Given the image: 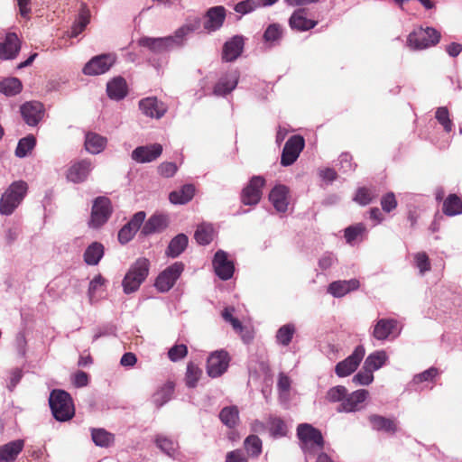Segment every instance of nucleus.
Masks as SVG:
<instances>
[{
    "mask_svg": "<svg viewBox=\"0 0 462 462\" xmlns=\"http://www.w3.org/2000/svg\"><path fill=\"white\" fill-rule=\"evenodd\" d=\"M28 190V185L23 180L14 181L0 199V214L9 216L21 204Z\"/></svg>",
    "mask_w": 462,
    "mask_h": 462,
    "instance_id": "f257e3e1",
    "label": "nucleus"
},
{
    "mask_svg": "<svg viewBox=\"0 0 462 462\" xmlns=\"http://www.w3.org/2000/svg\"><path fill=\"white\" fill-rule=\"evenodd\" d=\"M49 403L53 417L57 420L67 421L74 416L72 398L64 390H53L50 394Z\"/></svg>",
    "mask_w": 462,
    "mask_h": 462,
    "instance_id": "f03ea898",
    "label": "nucleus"
},
{
    "mask_svg": "<svg viewBox=\"0 0 462 462\" xmlns=\"http://www.w3.org/2000/svg\"><path fill=\"white\" fill-rule=\"evenodd\" d=\"M297 437L304 453L314 454L324 448L325 441L321 431L310 424H300L297 428Z\"/></svg>",
    "mask_w": 462,
    "mask_h": 462,
    "instance_id": "7ed1b4c3",
    "label": "nucleus"
},
{
    "mask_svg": "<svg viewBox=\"0 0 462 462\" xmlns=\"http://www.w3.org/2000/svg\"><path fill=\"white\" fill-rule=\"evenodd\" d=\"M149 266L150 262L144 257L138 258L134 262L123 280L125 293L134 292L140 287L148 275Z\"/></svg>",
    "mask_w": 462,
    "mask_h": 462,
    "instance_id": "20e7f679",
    "label": "nucleus"
},
{
    "mask_svg": "<svg viewBox=\"0 0 462 462\" xmlns=\"http://www.w3.org/2000/svg\"><path fill=\"white\" fill-rule=\"evenodd\" d=\"M440 40V32L432 27H420L412 31L407 39L408 46L413 50H423L435 46Z\"/></svg>",
    "mask_w": 462,
    "mask_h": 462,
    "instance_id": "39448f33",
    "label": "nucleus"
},
{
    "mask_svg": "<svg viewBox=\"0 0 462 462\" xmlns=\"http://www.w3.org/2000/svg\"><path fill=\"white\" fill-rule=\"evenodd\" d=\"M113 213L111 199L105 196L97 197L93 200L88 226L97 229L104 226Z\"/></svg>",
    "mask_w": 462,
    "mask_h": 462,
    "instance_id": "423d86ee",
    "label": "nucleus"
},
{
    "mask_svg": "<svg viewBox=\"0 0 462 462\" xmlns=\"http://www.w3.org/2000/svg\"><path fill=\"white\" fill-rule=\"evenodd\" d=\"M231 357L224 349L212 352L207 360V374L211 378H217L225 374L229 366Z\"/></svg>",
    "mask_w": 462,
    "mask_h": 462,
    "instance_id": "0eeeda50",
    "label": "nucleus"
},
{
    "mask_svg": "<svg viewBox=\"0 0 462 462\" xmlns=\"http://www.w3.org/2000/svg\"><path fill=\"white\" fill-rule=\"evenodd\" d=\"M114 53H104L93 57L83 68V73L88 76H97L107 72L116 63Z\"/></svg>",
    "mask_w": 462,
    "mask_h": 462,
    "instance_id": "6e6552de",
    "label": "nucleus"
},
{
    "mask_svg": "<svg viewBox=\"0 0 462 462\" xmlns=\"http://www.w3.org/2000/svg\"><path fill=\"white\" fill-rule=\"evenodd\" d=\"M184 270V264L180 262H176L167 267L162 272L156 281L155 287L161 292L169 291L175 284L180 274Z\"/></svg>",
    "mask_w": 462,
    "mask_h": 462,
    "instance_id": "1a4fd4ad",
    "label": "nucleus"
},
{
    "mask_svg": "<svg viewBox=\"0 0 462 462\" xmlns=\"http://www.w3.org/2000/svg\"><path fill=\"white\" fill-rule=\"evenodd\" d=\"M305 147V140L301 135H292L285 143L281 156V164L290 166L299 158L300 152Z\"/></svg>",
    "mask_w": 462,
    "mask_h": 462,
    "instance_id": "9d476101",
    "label": "nucleus"
},
{
    "mask_svg": "<svg viewBox=\"0 0 462 462\" xmlns=\"http://www.w3.org/2000/svg\"><path fill=\"white\" fill-rule=\"evenodd\" d=\"M365 354L364 346H357L353 353L343 361L337 364L335 367V373L338 377H346L354 373L361 361L363 360Z\"/></svg>",
    "mask_w": 462,
    "mask_h": 462,
    "instance_id": "9b49d317",
    "label": "nucleus"
},
{
    "mask_svg": "<svg viewBox=\"0 0 462 462\" xmlns=\"http://www.w3.org/2000/svg\"><path fill=\"white\" fill-rule=\"evenodd\" d=\"M139 45L149 49L152 52L162 53L180 46L181 43L175 33L174 36L162 38L142 37L139 40Z\"/></svg>",
    "mask_w": 462,
    "mask_h": 462,
    "instance_id": "f8f14e48",
    "label": "nucleus"
},
{
    "mask_svg": "<svg viewBox=\"0 0 462 462\" xmlns=\"http://www.w3.org/2000/svg\"><path fill=\"white\" fill-rule=\"evenodd\" d=\"M265 180L262 176H254L241 192V201L244 205H256L262 197V189Z\"/></svg>",
    "mask_w": 462,
    "mask_h": 462,
    "instance_id": "ddd939ff",
    "label": "nucleus"
},
{
    "mask_svg": "<svg viewBox=\"0 0 462 462\" xmlns=\"http://www.w3.org/2000/svg\"><path fill=\"white\" fill-rule=\"evenodd\" d=\"M92 169L93 164L89 159L72 162L66 172L67 180L76 184L82 183L88 180Z\"/></svg>",
    "mask_w": 462,
    "mask_h": 462,
    "instance_id": "4468645a",
    "label": "nucleus"
},
{
    "mask_svg": "<svg viewBox=\"0 0 462 462\" xmlns=\"http://www.w3.org/2000/svg\"><path fill=\"white\" fill-rule=\"evenodd\" d=\"M369 396V392L365 389H359L351 393H346L343 402L337 407L339 412H355L363 408V403Z\"/></svg>",
    "mask_w": 462,
    "mask_h": 462,
    "instance_id": "2eb2a0df",
    "label": "nucleus"
},
{
    "mask_svg": "<svg viewBox=\"0 0 462 462\" xmlns=\"http://www.w3.org/2000/svg\"><path fill=\"white\" fill-rule=\"evenodd\" d=\"M24 122L30 126H36L44 116V106L39 101H28L20 107Z\"/></svg>",
    "mask_w": 462,
    "mask_h": 462,
    "instance_id": "dca6fc26",
    "label": "nucleus"
},
{
    "mask_svg": "<svg viewBox=\"0 0 462 462\" xmlns=\"http://www.w3.org/2000/svg\"><path fill=\"white\" fill-rule=\"evenodd\" d=\"M308 9L300 7L296 9L289 18V26L292 31L307 32L318 24V20L308 18Z\"/></svg>",
    "mask_w": 462,
    "mask_h": 462,
    "instance_id": "f3484780",
    "label": "nucleus"
},
{
    "mask_svg": "<svg viewBox=\"0 0 462 462\" xmlns=\"http://www.w3.org/2000/svg\"><path fill=\"white\" fill-rule=\"evenodd\" d=\"M213 266L216 274L223 281L232 278L235 266L232 261L228 260L227 254L218 250L213 259Z\"/></svg>",
    "mask_w": 462,
    "mask_h": 462,
    "instance_id": "a211bd4d",
    "label": "nucleus"
},
{
    "mask_svg": "<svg viewBox=\"0 0 462 462\" xmlns=\"http://www.w3.org/2000/svg\"><path fill=\"white\" fill-rule=\"evenodd\" d=\"M162 146L160 143L138 146L132 152V159L139 163H146L155 161L162 153Z\"/></svg>",
    "mask_w": 462,
    "mask_h": 462,
    "instance_id": "6ab92c4d",
    "label": "nucleus"
},
{
    "mask_svg": "<svg viewBox=\"0 0 462 462\" xmlns=\"http://www.w3.org/2000/svg\"><path fill=\"white\" fill-rule=\"evenodd\" d=\"M245 38L242 35H235L224 43L222 49V60L233 62L239 58L244 51Z\"/></svg>",
    "mask_w": 462,
    "mask_h": 462,
    "instance_id": "aec40b11",
    "label": "nucleus"
},
{
    "mask_svg": "<svg viewBox=\"0 0 462 462\" xmlns=\"http://www.w3.org/2000/svg\"><path fill=\"white\" fill-rule=\"evenodd\" d=\"M139 108L146 116L157 119L162 117L167 111V106L154 97L141 99Z\"/></svg>",
    "mask_w": 462,
    "mask_h": 462,
    "instance_id": "412c9836",
    "label": "nucleus"
},
{
    "mask_svg": "<svg viewBox=\"0 0 462 462\" xmlns=\"http://www.w3.org/2000/svg\"><path fill=\"white\" fill-rule=\"evenodd\" d=\"M398 322L393 319H381L374 327L373 337L377 340H385L391 336L396 337Z\"/></svg>",
    "mask_w": 462,
    "mask_h": 462,
    "instance_id": "4be33fe9",
    "label": "nucleus"
},
{
    "mask_svg": "<svg viewBox=\"0 0 462 462\" xmlns=\"http://www.w3.org/2000/svg\"><path fill=\"white\" fill-rule=\"evenodd\" d=\"M205 18L204 28L208 32L217 31L225 22L226 9L221 5L211 7L207 11Z\"/></svg>",
    "mask_w": 462,
    "mask_h": 462,
    "instance_id": "5701e85b",
    "label": "nucleus"
},
{
    "mask_svg": "<svg viewBox=\"0 0 462 462\" xmlns=\"http://www.w3.org/2000/svg\"><path fill=\"white\" fill-rule=\"evenodd\" d=\"M239 75L237 71H232L221 77L213 88L216 96H226L232 92L238 83Z\"/></svg>",
    "mask_w": 462,
    "mask_h": 462,
    "instance_id": "b1692460",
    "label": "nucleus"
},
{
    "mask_svg": "<svg viewBox=\"0 0 462 462\" xmlns=\"http://www.w3.org/2000/svg\"><path fill=\"white\" fill-rule=\"evenodd\" d=\"M20 51V42L14 32L7 33L5 40L0 42V59L11 60L16 57Z\"/></svg>",
    "mask_w": 462,
    "mask_h": 462,
    "instance_id": "393cba45",
    "label": "nucleus"
},
{
    "mask_svg": "<svg viewBox=\"0 0 462 462\" xmlns=\"http://www.w3.org/2000/svg\"><path fill=\"white\" fill-rule=\"evenodd\" d=\"M288 194L289 189L284 185H277L271 190L269 199L277 211L285 212L287 210Z\"/></svg>",
    "mask_w": 462,
    "mask_h": 462,
    "instance_id": "a878e982",
    "label": "nucleus"
},
{
    "mask_svg": "<svg viewBox=\"0 0 462 462\" xmlns=\"http://www.w3.org/2000/svg\"><path fill=\"white\" fill-rule=\"evenodd\" d=\"M359 286L360 282L356 279H351L348 281H336L328 285V291L334 297L340 298L350 291L357 290Z\"/></svg>",
    "mask_w": 462,
    "mask_h": 462,
    "instance_id": "bb28decb",
    "label": "nucleus"
},
{
    "mask_svg": "<svg viewBox=\"0 0 462 462\" xmlns=\"http://www.w3.org/2000/svg\"><path fill=\"white\" fill-rule=\"evenodd\" d=\"M107 144L106 137L94 132H88L85 136V149L91 154L102 152Z\"/></svg>",
    "mask_w": 462,
    "mask_h": 462,
    "instance_id": "cd10ccee",
    "label": "nucleus"
},
{
    "mask_svg": "<svg viewBox=\"0 0 462 462\" xmlns=\"http://www.w3.org/2000/svg\"><path fill=\"white\" fill-rule=\"evenodd\" d=\"M372 428L378 431H384L389 434H394L397 430L395 420L385 418L378 414H372L368 417Z\"/></svg>",
    "mask_w": 462,
    "mask_h": 462,
    "instance_id": "c85d7f7f",
    "label": "nucleus"
},
{
    "mask_svg": "<svg viewBox=\"0 0 462 462\" xmlns=\"http://www.w3.org/2000/svg\"><path fill=\"white\" fill-rule=\"evenodd\" d=\"M106 92L111 99L122 100L128 93L126 81L122 77H116L106 85Z\"/></svg>",
    "mask_w": 462,
    "mask_h": 462,
    "instance_id": "c756f323",
    "label": "nucleus"
},
{
    "mask_svg": "<svg viewBox=\"0 0 462 462\" xmlns=\"http://www.w3.org/2000/svg\"><path fill=\"white\" fill-rule=\"evenodd\" d=\"M168 217L164 215H152L141 230L143 236L163 231L168 226Z\"/></svg>",
    "mask_w": 462,
    "mask_h": 462,
    "instance_id": "7c9ffc66",
    "label": "nucleus"
},
{
    "mask_svg": "<svg viewBox=\"0 0 462 462\" xmlns=\"http://www.w3.org/2000/svg\"><path fill=\"white\" fill-rule=\"evenodd\" d=\"M23 448V441L21 439L11 441L0 446V462H13L21 453Z\"/></svg>",
    "mask_w": 462,
    "mask_h": 462,
    "instance_id": "2f4dec72",
    "label": "nucleus"
},
{
    "mask_svg": "<svg viewBox=\"0 0 462 462\" xmlns=\"http://www.w3.org/2000/svg\"><path fill=\"white\" fill-rule=\"evenodd\" d=\"M194 195L195 187L192 184H185L180 189L171 191L169 199L172 204H186L193 199Z\"/></svg>",
    "mask_w": 462,
    "mask_h": 462,
    "instance_id": "473e14b6",
    "label": "nucleus"
},
{
    "mask_svg": "<svg viewBox=\"0 0 462 462\" xmlns=\"http://www.w3.org/2000/svg\"><path fill=\"white\" fill-rule=\"evenodd\" d=\"M442 211L448 217L462 214V199L457 194H449L443 202Z\"/></svg>",
    "mask_w": 462,
    "mask_h": 462,
    "instance_id": "72a5a7b5",
    "label": "nucleus"
},
{
    "mask_svg": "<svg viewBox=\"0 0 462 462\" xmlns=\"http://www.w3.org/2000/svg\"><path fill=\"white\" fill-rule=\"evenodd\" d=\"M104 255V246L101 243L93 242L84 253V261L88 265H97Z\"/></svg>",
    "mask_w": 462,
    "mask_h": 462,
    "instance_id": "f704fd0d",
    "label": "nucleus"
},
{
    "mask_svg": "<svg viewBox=\"0 0 462 462\" xmlns=\"http://www.w3.org/2000/svg\"><path fill=\"white\" fill-rule=\"evenodd\" d=\"M188 236L184 234H179L170 242L166 254L171 257L179 256L188 245Z\"/></svg>",
    "mask_w": 462,
    "mask_h": 462,
    "instance_id": "c9c22d12",
    "label": "nucleus"
},
{
    "mask_svg": "<svg viewBox=\"0 0 462 462\" xmlns=\"http://www.w3.org/2000/svg\"><path fill=\"white\" fill-rule=\"evenodd\" d=\"M23 85L17 78H7L0 81V93L13 97L22 91Z\"/></svg>",
    "mask_w": 462,
    "mask_h": 462,
    "instance_id": "e433bc0d",
    "label": "nucleus"
},
{
    "mask_svg": "<svg viewBox=\"0 0 462 462\" xmlns=\"http://www.w3.org/2000/svg\"><path fill=\"white\" fill-rule=\"evenodd\" d=\"M244 447L249 457H257L262 453L263 442L257 435L251 434L245 438Z\"/></svg>",
    "mask_w": 462,
    "mask_h": 462,
    "instance_id": "4c0bfd02",
    "label": "nucleus"
},
{
    "mask_svg": "<svg viewBox=\"0 0 462 462\" xmlns=\"http://www.w3.org/2000/svg\"><path fill=\"white\" fill-rule=\"evenodd\" d=\"M93 442L102 448H107L115 442L114 434L106 431L104 429H93L91 431Z\"/></svg>",
    "mask_w": 462,
    "mask_h": 462,
    "instance_id": "58836bf2",
    "label": "nucleus"
},
{
    "mask_svg": "<svg viewBox=\"0 0 462 462\" xmlns=\"http://www.w3.org/2000/svg\"><path fill=\"white\" fill-rule=\"evenodd\" d=\"M220 420L228 428H235L239 420V411L236 406H228L221 410Z\"/></svg>",
    "mask_w": 462,
    "mask_h": 462,
    "instance_id": "ea45409f",
    "label": "nucleus"
},
{
    "mask_svg": "<svg viewBox=\"0 0 462 462\" xmlns=\"http://www.w3.org/2000/svg\"><path fill=\"white\" fill-rule=\"evenodd\" d=\"M388 356L383 350L371 353L365 360L364 365L371 371L374 372L380 369L387 361Z\"/></svg>",
    "mask_w": 462,
    "mask_h": 462,
    "instance_id": "a19ab883",
    "label": "nucleus"
},
{
    "mask_svg": "<svg viewBox=\"0 0 462 462\" xmlns=\"http://www.w3.org/2000/svg\"><path fill=\"white\" fill-rule=\"evenodd\" d=\"M174 391V384L168 382L163 384L152 396V401L157 407H162L171 398Z\"/></svg>",
    "mask_w": 462,
    "mask_h": 462,
    "instance_id": "79ce46f5",
    "label": "nucleus"
},
{
    "mask_svg": "<svg viewBox=\"0 0 462 462\" xmlns=\"http://www.w3.org/2000/svg\"><path fill=\"white\" fill-rule=\"evenodd\" d=\"M196 241L202 245L211 243L214 237V228L210 224H201L198 226L194 234Z\"/></svg>",
    "mask_w": 462,
    "mask_h": 462,
    "instance_id": "37998d69",
    "label": "nucleus"
},
{
    "mask_svg": "<svg viewBox=\"0 0 462 462\" xmlns=\"http://www.w3.org/2000/svg\"><path fill=\"white\" fill-rule=\"evenodd\" d=\"M378 193L375 188L361 187L357 189L354 200L362 206H366L376 199Z\"/></svg>",
    "mask_w": 462,
    "mask_h": 462,
    "instance_id": "c03bdc74",
    "label": "nucleus"
},
{
    "mask_svg": "<svg viewBox=\"0 0 462 462\" xmlns=\"http://www.w3.org/2000/svg\"><path fill=\"white\" fill-rule=\"evenodd\" d=\"M36 145V139L32 134H29L18 142L15 149V155L19 158L27 156Z\"/></svg>",
    "mask_w": 462,
    "mask_h": 462,
    "instance_id": "a18cd8bd",
    "label": "nucleus"
},
{
    "mask_svg": "<svg viewBox=\"0 0 462 462\" xmlns=\"http://www.w3.org/2000/svg\"><path fill=\"white\" fill-rule=\"evenodd\" d=\"M269 430L271 435L277 439L285 437L288 433V428L283 420L279 417H270L269 420Z\"/></svg>",
    "mask_w": 462,
    "mask_h": 462,
    "instance_id": "49530a36",
    "label": "nucleus"
},
{
    "mask_svg": "<svg viewBox=\"0 0 462 462\" xmlns=\"http://www.w3.org/2000/svg\"><path fill=\"white\" fill-rule=\"evenodd\" d=\"M295 326L293 324H285L282 326L276 333V340L282 346H288L295 333Z\"/></svg>",
    "mask_w": 462,
    "mask_h": 462,
    "instance_id": "de8ad7c7",
    "label": "nucleus"
},
{
    "mask_svg": "<svg viewBox=\"0 0 462 462\" xmlns=\"http://www.w3.org/2000/svg\"><path fill=\"white\" fill-rule=\"evenodd\" d=\"M202 375V370L193 363H189L185 375L186 385L189 388L196 387Z\"/></svg>",
    "mask_w": 462,
    "mask_h": 462,
    "instance_id": "09e8293b",
    "label": "nucleus"
},
{
    "mask_svg": "<svg viewBox=\"0 0 462 462\" xmlns=\"http://www.w3.org/2000/svg\"><path fill=\"white\" fill-rule=\"evenodd\" d=\"M89 23V11L82 8L79 12L78 19L75 21L71 28V36L76 37L81 33Z\"/></svg>",
    "mask_w": 462,
    "mask_h": 462,
    "instance_id": "8fccbe9b",
    "label": "nucleus"
},
{
    "mask_svg": "<svg viewBox=\"0 0 462 462\" xmlns=\"http://www.w3.org/2000/svg\"><path fill=\"white\" fill-rule=\"evenodd\" d=\"M282 37V28L278 23L270 24L263 32V40L265 42L274 43L279 42Z\"/></svg>",
    "mask_w": 462,
    "mask_h": 462,
    "instance_id": "3c124183",
    "label": "nucleus"
},
{
    "mask_svg": "<svg viewBox=\"0 0 462 462\" xmlns=\"http://www.w3.org/2000/svg\"><path fill=\"white\" fill-rule=\"evenodd\" d=\"M437 121L443 126L446 133H450L453 128V123L449 118V112L446 106L437 108L435 113Z\"/></svg>",
    "mask_w": 462,
    "mask_h": 462,
    "instance_id": "603ef678",
    "label": "nucleus"
},
{
    "mask_svg": "<svg viewBox=\"0 0 462 462\" xmlns=\"http://www.w3.org/2000/svg\"><path fill=\"white\" fill-rule=\"evenodd\" d=\"M157 447L165 454H167L170 457H174L176 449H177V443L172 441L171 439L165 438V437H157L156 440Z\"/></svg>",
    "mask_w": 462,
    "mask_h": 462,
    "instance_id": "864d4df0",
    "label": "nucleus"
},
{
    "mask_svg": "<svg viewBox=\"0 0 462 462\" xmlns=\"http://www.w3.org/2000/svg\"><path fill=\"white\" fill-rule=\"evenodd\" d=\"M373 373V371L364 365L362 369L353 377V382L356 384L368 385L374 380Z\"/></svg>",
    "mask_w": 462,
    "mask_h": 462,
    "instance_id": "5fc2aeb1",
    "label": "nucleus"
},
{
    "mask_svg": "<svg viewBox=\"0 0 462 462\" xmlns=\"http://www.w3.org/2000/svg\"><path fill=\"white\" fill-rule=\"evenodd\" d=\"M346 388L343 385H337L327 392L326 398L330 402H343L346 397Z\"/></svg>",
    "mask_w": 462,
    "mask_h": 462,
    "instance_id": "6e6d98bb",
    "label": "nucleus"
},
{
    "mask_svg": "<svg viewBox=\"0 0 462 462\" xmlns=\"http://www.w3.org/2000/svg\"><path fill=\"white\" fill-rule=\"evenodd\" d=\"M365 232V226L362 223L350 226L345 229V238L348 244H352L359 236Z\"/></svg>",
    "mask_w": 462,
    "mask_h": 462,
    "instance_id": "4d7b16f0",
    "label": "nucleus"
},
{
    "mask_svg": "<svg viewBox=\"0 0 462 462\" xmlns=\"http://www.w3.org/2000/svg\"><path fill=\"white\" fill-rule=\"evenodd\" d=\"M414 261L416 267L419 268L421 274L431 269L430 258L425 252L417 253L414 255Z\"/></svg>",
    "mask_w": 462,
    "mask_h": 462,
    "instance_id": "13d9d810",
    "label": "nucleus"
},
{
    "mask_svg": "<svg viewBox=\"0 0 462 462\" xmlns=\"http://www.w3.org/2000/svg\"><path fill=\"white\" fill-rule=\"evenodd\" d=\"M188 355V347L184 344L175 345L168 351V356L171 361L177 362Z\"/></svg>",
    "mask_w": 462,
    "mask_h": 462,
    "instance_id": "bf43d9fd",
    "label": "nucleus"
},
{
    "mask_svg": "<svg viewBox=\"0 0 462 462\" xmlns=\"http://www.w3.org/2000/svg\"><path fill=\"white\" fill-rule=\"evenodd\" d=\"M106 283V279L98 274L93 278V280L89 282L88 287V297L90 301L92 302L96 299V294Z\"/></svg>",
    "mask_w": 462,
    "mask_h": 462,
    "instance_id": "052dcab7",
    "label": "nucleus"
},
{
    "mask_svg": "<svg viewBox=\"0 0 462 462\" xmlns=\"http://www.w3.org/2000/svg\"><path fill=\"white\" fill-rule=\"evenodd\" d=\"M381 206L384 212H391L397 207V200L394 193L388 192L381 199Z\"/></svg>",
    "mask_w": 462,
    "mask_h": 462,
    "instance_id": "680f3d73",
    "label": "nucleus"
},
{
    "mask_svg": "<svg viewBox=\"0 0 462 462\" xmlns=\"http://www.w3.org/2000/svg\"><path fill=\"white\" fill-rule=\"evenodd\" d=\"M200 27V19L196 18L193 23H189L185 24L184 26L179 28L175 33L176 37L179 38L180 42H182V38L189 32L198 30Z\"/></svg>",
    "mask_w": 462,
    "mask_h": 462,
    "instance_id": "e2e57ef3",
    "label": "nucleus"
},
{
    "mask_svg": "<svg viewBox=\"0 0 462 462\" xmlns=\"http://www.w3.org/2000/svg\"><path fill=\"white\" fill-rule=\"evenodd\" d=\"M178 171L176 163L164 162L158 166V172L164 178L172 177Z\"/></svg>",
    "mask_w": 462,
    "mask_h": 462,
    "instance_id": "0e129e2a",
    "label": "nucleus"
},
{
    "mask_svg": "<svg viewBox=\"0 0 462 462\" xmlns=\"http://www.w3.org/2000/svg\"><path fill=\"white\" fill-rule=\"evenodd\" d=\"M145 217L146 214L144 211H139L132 217L129 222L126 223V226H128L134 232L136 233L143 224Z\"/></svg>",
    "mask_w": 462,
    "mask_h": 462,
    "instance_id": "69168bd1",
    "label": "nucleus"
},
{
    "mask_svg": "<svg viewBox=\"0 0 462 462\" xmlns=\"http://www.w3.org/2000/svg\"><path fill=\"white\" fill-rule=\"evenodd\" d=\"M145 217L146 214L144 211H139L132 217L129 222L126 223V226H128L134 232L136 233L143 224Z\"/></svg>",
    "mask_w": 462,
    "mask_h": 462,
    "instance_id": "338daca9",
    "label": "nucleus"
},
{
    "mask_svg": "<svg viewBox=\"0 0 462 462\" xmlns=\"http://www.w3.org/2000/svg\"><path fill=\"white\" fill-rule=\"evenodd\" d=\"M257 6L258 4L254 0H245L236 4L235 6V11L239 14H245L254 11Z\"/></svg>",
    "mask_w": 462,
    "mask_h": 462,
    "instance_id": "774afa93",
    "label": "nucleus"
}]
</instances>
